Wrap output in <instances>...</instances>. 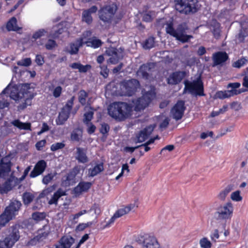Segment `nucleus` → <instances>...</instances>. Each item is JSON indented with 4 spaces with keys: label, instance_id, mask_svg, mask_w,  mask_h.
Instances as JSON below:
<instances>
[{
    "label": "nucleus",
    "instance_id": "f257e3e1",
    "mask_svg": "<svg viewBox=\"0 0 248 248\" xmlns=\"http://www.w3.org/2000/svg\"><path fill=\"white\" fill-rule=\"evenodd\" d=\"M32 90L29 84L12 87L8 85L0 94V109L9 106L8 94L11 99L19 104L17 107L19 110L24 109L31 104V100L34 96Z\"/></svg>",
    "mask_w": 248,
    "mask_h": 248
},
{
    "label": "nucleus",
    "instance_id": "f03ea898",
    "mask_svg": "<svg viewBox=\"0 0 248 248\" xmlns=\"http://www.w3.org/2000/svg\"><path fill=\"white\" fill-rule=\"evenodd\" d=\"M11 156L7 155L3 157L0 162V178L7 179V180L1 186H0V193H7L14 187L22 181L31 169V166H28L24 171L23 175L17 179L12 175L11 173Z\"/></svg>",
    "mask_w": 248,
    "mask_h": 248
},
{
    "label": "nucleus",
    "instance_id": "7ed1b4c3",
    "mask_svg": "<svg viewBox=\"0 0 248 248\" xmlns=\"http://www.w3.org/2000/svg\"><path fill=\"white\" fill-rule=\"evenodd\" d=\"M132 107L125 103L115 102L108 108V114L113 118L119 121L124 120L131 116Z\"/></svg>",
    "mask_w": 248,
    "mask_h": 248
},
{
    "label": "nucleus",
    "instance_id": "20e7f679",
    "mask_svg": "<svg viewBox=\"0 0 248 248\" xmlns=\"http://www.w3.org/2000/svg\"><path fill=\"white\" fill-rule=\"evenodd\" d=\"M142 92V97L133 102L134 110L136 111L144 109L155 97V89L154 87H146Z\"/></svg>",
    "mask_w": 248,
    "mask_h": 248
},
{
    "label": "nucleus",
    "instance_id": "39448f33",
    "mask_svg": "<svg viewBox=\"0 0 248 248\" xmlns=\"http://www.w3.org/2000/svg\"><path fill=\"white\" fill-rule=\"evenodd\" d=\"M21 204V203L16 200L11 202L9 206L5 209L4 212L0 216V226H4L16 215Z\"/></svg>",
    "mask_w": 248,
    "mask_h": 248
},
{
    "label": "nucleus",
    "instance_id": "423d86ee",
    "mask_svg": "<svg viewBox=\"0 0 248 248\" xmlns=\"http://www.w3.org/2000/svg\"><path fill=\"white\" fill-rule=\"evenodd\" d=\"M184 92H188L193 95H203V87L200 77L191 81H185Z\"/></svg>",
    "mask_w": 248,
    "mask_h": 248
},
{
    "label": "nucleus",
    "instance_id": "0eeeda50",
    "mask_svg": "<svg viewBox=\"0 0 248 248\" xmlns=\"http://www.w3.org/2000/svg\"><path fill=\"white\" fill-rule=\"evenodd\" d=\"M20 237L18 226L9 229V234L2 241H0V248H12Z\"/></svg>",
    "mask_w": 248,
    "mask_h": 248
},
{
    "label": "nucleus",
    "instance_id": "6e6552de",
    "mask_svg": "<svg viewBox=\"0 0 248 248\" xmlns=\"http://www.w3.org/2000/svg\"><path fill=\"white\" fill-rule=\"evenodd\" d=\"M136 241L142 244L143 248H161L157 239L151 233H144L139 235Z\"/></svg>",
    "mask_w": 248,
    "mask_h": 248
},
{
    "label": "nucleus",
    "instance_id": "1a4fd4ad",
    "mask_svg": "<svg viewBox=\"0 0 248 248\" xmlns=\"http://www.w3.org/2000/svg\"><path fill=\"white\" fill-rule=\"evenodd\" d=\"M197 0H180L175 5V8L180 13L187 14L197 11Z\"/></svg>",
    "mask_w": 248,
    "mask_h": 248
},
{
    "label": "nucleus",
    "instance_id": "9d476101",
    "mask_svg": "<svg viewBox=\"0 0 248 248\" xmlns=\"http://www.w3.org/2000/svg\"><path fill=\"white\" fill-rule=\"evenodd\" d=\"M166 31L167 33L175 37L177 40L182 43L187 42L190 39L192 38L191 35H187L186 31L181 28H179L177 30H174L172 27V23L170 22L167 24Z\"/></svg>",
    "mask_w": 248,
    "mask_h": 248
},
{
    "label": "nucleus",
    "instance_id": "9b49d317",
    "mask_svg": "<svg viewBox=\"0 0 248 248\" xmlns=\"http://www.w3.org/2000/svg\"><path fill=\"white\" fill-rule=\"evenodd\" d=\"M139 86V82L136 79H133L123 81L120 85L122 95H132Z\"/></svg>",
    "mask_w": 248,
    "mask_h": 248
},
{
    "label": "nucleus",
    "instance_id": "f8f14e48",
    "mask_svg": "<svg viewBox=\"0 0 248 248\" xmlns=\"http://www.w3.org/2000/svg\"><path fill=\"white\" fill-rule=\"evenodd\" d=\"M117 10V6L114 4L106 6L99 12L100 19L104 22H108Z\"/></svg>",
    "mask_w": 248,
    "mask_h": 248
},
{
    "label": "nucleus",
    "instance_id": "ddd939ff",
    "mask_svg": "<svg viewBox=\"0 0 248 248\" xmlns=\"http://www.w3.org/2000/svg\"><path fill=\"white\" fill-rule=\"evenodd\" d=\"M233 207L231 202H227L220 206L217 211L218 217L222 219H229L232 216Z\"/></svg>",
    "mask_w": 248,
    "mask_h": 248
},
{
    "label": "nucleus",
    "instance_id": "4468645a",
    "mask_svg": "<svg viewBox=\"0 0 248 248\" xmlns=\"http://www.w3.org/2000/svg\"><path fill=\"white\" fill-rule=\"evenodd\" d=\"M184 102L178 101L172 108L170 111L171 116L174 119L178 120L182 118L185 109Z\"/></svg>",
    "mask_w": 248,
    "mask_h": 248
},
{
    "label": "nucleus",
    "instance_id": "2eb2a0df",
    "mask_svg": "<svg viewBox=\"0 0 248 248\" xmlns=\"http://www.w3.org/2000/svg\"><path fill=\"white\" fill-rule=\"evenodd\" d=\"M79 172V167H75L66 176L63 178L62 182V186H67L73 185L76 182L75 177Z\"/></svg>",
    "mask_w": 248,
    "mask_h": 248
},
{
    "label": "nucleus",
    "instance_id": "dca6fc26",
    "mask_svg": "<svg viewBox=\"0 0 248 248\" xmlns=\"http://www.w3.org/2000/svg\"><path fill=\"white\" fill-rule=\"evenodd\" d=\"M107 55L110 56L108 60V62L111 64H115L118 62L119 59L122 57V55L116 48L114 47L108 48L106 51Z\"/></svg>",
    "mask_w": 248,
    "mask_h": 248
},
{
    "label": "nucleus",
    "instance_id": "f3484780",
    "mask_svg": "<svg viewBox=\"0 0 248 248\" xmlns=\"http://www.w3.org/2000/svg\"><path fill=\"white\" fill-rule=\"evenodd\" d=\"M46 167V162L41 160L39 161L35 165L33 170L30 174V176L31 178H35L41 174L45 171Z\"/></svg>",
    "mask_w": 248,
    "mask_h": 248
},
{
    "label": "nucleus",
    "instance_id": "a211bd4d",
    "mask_svg": "<svg viewBox=\"0 0 248 248\" xmlns=\"http://www.w3.org/2000/svg\"><path fill=\"white\" fill-rule=\"evenodd\" d=\"M186 72H176L170 74L167 79L169 84H177L186 76Z\"/></svg>",
    "mask_w": 248,
    "mask_h": 248
},
{
    "label": "nucleus",
    "instance_id": "6ab92c4d",
    "mask_svg": "<svg viewBox=\"0 0 248 248\" xmlns=\"http://www.w3.org/2000/svg\"><path fill=\"white\" fill-rule=\"evenodd\" d=\"M138 205L136 202L130 203L125 206H123L119 208L114 213L115 216L118 218L129 213L132 210L136 207H138Z\"/></svg>",
    "mask_w": 248,
    "mask_h": 248
},
{
    "label": "nucleus",
    "instance_id": "aec40b11",
    "mask_svg": "<svg viewBox=\"0 0 248 248\" xmlns=\"http://www.w3.org/2000/svg\"><path fill=\"white\" fill-rule=\"evenodd\" d=\"M75 243V239L70 236L62 237L56 246V248H70Z\"/></svg>",
    "mask_w": 248,
    "mask_h": 248
},
{
    "label": "nucleus",
    "instance_id": "412c9836",
    "mask_svg": "<svg viewBox=\"0 0 248 248\" xmlns=\"http://www.w3.org/2000/svg\"><path fill=\"white\" fill-rule=\"evenodd\" d=\"M70 110L71 108L69 106H65L62 108L56 120L57 124L61 125L64 123L69 117Z\"/></svg>",
    "mask_w": 248,
    "mask_h": 248
},
{
    "label": "nucleus",
    "instance_id": "4be33fe9",
    "mask_svg": "<svg viewBox=\"0 0 248 248\" xmlns=\"http://www.w3.org/2000/svg\"><path fill=\"white\" fill-rule=\"evenodd\" d=\"M155 126L150 125L142 130L137 136V142H142L145 141L153 132Z\"/></svg>",
    "mask_w": 248,
    "mask_h": 248
},
{
    "label": "nucleus",
    "instance_id": "5701e85b",
    "mask_svg": "<svg viewBox=\"0 0 248 248\" xmlns=\"http://www.w3.org/2000/svg\"><path fill=\"white\" fill-rule=\"evenodd\" d=\"M92 185L91 183L81 182L74 188V192L76 196H78L83 192L88 190Z\"/></svg>",
    "mask_w": 248,
    "mask_h": 248
},
{
    "label": "nucleus",
    "instance_id": "b1692460",
    "mask_svg": "<svg viewBox=\"0 0 248 248\" xmlns=\"http://www.w3.org/2000/svg\"><path fill=\"white\" fill-rule=\"evenodd\" d=\"M237 90H231L224 91H218L216 93L215 96L216 98L224 99L226 98L230 97L234 95H236L239 93Z\"/></svg>",
    "mask_w": 248,
    "mask_h": 248
},
{
    "label": "nucleus",
    "instance_id": "393cba45",
    "mask_svg": "<svg viewBox=\"0 0 248 248\" xmlns=\"http://www.w3.org/2000/svg\"><path fill=\"white\" fill-rule=\"evenodd\" d=\"M76 158L80 163H84L87 162L88 158L86 155V150L82 148H77Z\"/></svg>",
    "mask_w": 248,
    "mask_h": 248
},
{
    "label": "nucleus",
    "instance_id": "a878e982",
    "mask_svg": "<svg viewBox=\"0 0 248 248\" xmlns=\"http://www.w3.org/2000/svg\"><path fill=\"white\" fill-rule=\"evenodd\" d=\"M213 59L215 64H219L228 59V56L226 53L223 52H218L213 55Z\"/></svg>",
    "mask_w": 248,
    "mask_h": 248
},
{
    "label": "nucleus",
    "instance_id": "bb28decb",
    "mask_svg": "<svg viewBox=\"0 0 248 248\" xmlns=\"http://www.w3.org/2000/svg\"><path fill=\"white\" fill-rule=\"evenodd\" d=\"M92 32L90 31H87L83 33L80 38L78 39L77 43L79 46H82L83 45L86 44L87 46L91 40Z\"/></svg>",
    "mask_w": 248,
    "mask_h": 248
},
{
    "label": "nucleus",
    "instance_id": "cd10ccee",
    "mask_svg": "<svg viewBox=\"0 0 248 248\" xmlns=\"http://www.w3.org/2000/svg\"><path fill=\"white\" fill-rule=\"evenodd\" d=\"M66 195L65 191L61 188L59 189L54 193L51 198L48 201L49 204H57L58 199L62 196Z\"/></svg>",
    "mask_w": 248,
    "mask_h": 248
},
{
    "label": "nucleus",
    "instance_id": "c85d7f7f",
    "mask_svg": "<svg viewBox=\"0 0 248 248\" xmlns=\"http://www.w3.org/2000/svg\"><path fill=\"white\" fill-rule=\"evenodd\" d=\"M6 29L9 31H17L21 29L17 23L16 17H12L7 23Z\"/></svg>",
    "mask_w": 248,
    "mask_h": 248
},
{
    "label": "nucleus",
    "instance_id": "c756f323",
    "mask_svg": "<svg viewBox=\"0 0 248 248\" xmlns=\"http://www.w3.org/2000/svg\"><path fill=\"white\" fill-rule=\"evenodd\" d=\"M48 230L47 226H44L42 229L38 231L37 235L34 237L33 239L38 241L45 238L49 233Z\"/></svg>",
    "mask_w": 248,
    "mask_h": 248
},
{
    "label": "nucleus",
    "instance_id": "7c9ffc66",
    "mask_svg": "<svg viewBox=\"0 0 248 248\" xmlns=\"http://www.w3.org/2000/svg\"><path fill=\"white\" fill-rule=\"evenodd\" d=\"M233 189V186L232 185H228L223 189L219 192L217 195V198L221 201H224L227 195Z\"/></svg>",
    "mask_w": 248,
    "mask_h": 248
},
{
    "label": "nucleus",
    "instance_id": "2f4dec72",
    "mask_svg": "<svg viewBox=\"0 0 248 248\" xmlns=\"http://www.w3.org/2000/svg\"><path fill=\"white\" fill-rule=\"evenodd\" d=\"M103 170L104 168L102 164H96L89 169L88 175L90 176L93 177L102 171Z\"/></svg>",
    "mask_w": 248,
    "mask_h": 248
},
{
    "label": "nucleus",
    "instance_id": "473e14b6",
    "mask_svg": "<svg viewBox=\"0 0 248 248\" xmlns=\"http://www.w3.org/2000/svg\"><path fill=\"white\" fill-rule=\"evenodd\" d=\"M70 66L74 69H78L80 73H85L89 70L91 66L90 65L87 64L83 65L79 62H74L71 63Z\"/></svg>",
    "mask_w": 248,
    "mask_h": 248
},
{
    "label": "nucleus",
    "instance_id": "72a5a7b5",
    "mask_svg": "<svg viewBox=\"0 0 248 248\" xmlns=\"http://www.w3.org/2000/svg\"><path fill=\"white\" fill-rule=\"evenodd\" d=\"M15 126L20 129L30 130L31 124L29 123H22L18 120H16L11 122Z\"/></svg>",
    "mask_w": 248,
    "mask_h": 248
},
{
    "label": "nucleus",
    "instance_id": "f704fd0d",
    "mask_svg": "<svg viewBox=\"0 0 248 248\" xmlns=\"http://www.w3.org/2000/svg\"><path fill=\"white\" fill-rule=\"evenodd\" d=\"M85 110L86 111L84 113V122L88 124L93 118V109L90 107L87 106L85 107Z\"/></svg>",
    "mask_w": 248,
    "mask_h": 248
},
{
    "label": "nucleus",
    "instance_id": "c9c22d12",
    "mask_svg": "<svg viewBox=\"0 0 248 248\" xmlns=\"http://www.w3.org/2000/svg\"><path fill=\"white\" fill-rule=\"evenodd\" d=\"M46 214L44 212H34L32 214L31 218L36 223L41 221L45 219Z\"/></svg>",
    "mask_w": 248,
    "mask_h": 248
},
{
    "label": "nucleus",
    "instance_id": "e433bc0d",
    "mask_svg": "<svg viewBox=\"0 0 248 248\" xmlns=\"http://www.w3.org/2000/svg\"><path fill=\"white\" fill-rule=\"evenodd\" d=\"M148 67L146 65H142L137 72V76L140 78L147 79L148 74L147 72Z\"/></svg>",
    "mask_w": 248,
    "mask_h": 248
},
{
    "label": "nucleus",
    "instance_id": "4c0bfd02",
    "mask_svg": "<svg viewBox=\"0 0 248 248\" xmlns=\"http://www.w3.org/2000/svg\"><path fill=\"white\" fill-rule=\"evenodd\" d=\"M102 45V42L100 40L96 37H93L91 38L87 46H90L94 48H96Z\"/></svg>",
    "mask_w": 248,
    "mask_h": 248
},
{
    "label": "nucleus",
    "instance_id": "58836bf2",
    "mask_svg": "<svg viewBox=\"0 0 248 248\" xmlns=\"http://www.w3.org/2000/svg\"><path fill=\"white\" fill-rule=\"evenodd\" d=\"M80 46H81L78 44L76 40L75 42L70 44L69 47L67 48V51L71 54H75L78 52L79 47Z\"/></svg>",
    "mask_w": 248,
    "mask_h": 248
},
{
    "label": "nucleus",
    "instance_id": "ea45409f",
    "mask_svg": "<svg viewBox=\"0 0 248 248\" xmlns=\"http://www.w3.org/2000/svg\"><path fill=\"white\" fill-rule=\"evenodd\" d=\"M230 198L232 201L236 202H241L243 199V197L240 194V191L239 190L232 192Z\"/></svg>",
    "mask_w": 248,
    "mask_h": 248
},
{
    "label": "nucleus",
    "instance_id": "a19ab883",
    "mask_svg": "<svg viewBox=\"0 0 248 248\" xmlns=\"http://www.w3.org/2000/svg\"><path fill=\"white\" fill-rule=\"evenodd\" d=\"M34 196L30 192H26L23 194V200L25 204H29L33 200Z\"/></svg>",
    "mask_w": 248,
    "mask_h": 248
},
{
    "label": "nucleus",
    "instance_id": "79ce46f5",
    "mask_svg": "<svg viewBox=\"0 0 248 248\" xmlns=\"http://www.w3.org/2000/svg\"><path fill=\"white\" fill-rule=\"evenodd\" d=\"M31 64V60L30 58H23L17 62V64L22 66H29Z\"/></svg>",
    "mask_w": 248,
    "mask_h": 248
},
{
    "label": "nucleus",
    "instance_id": "37998d69",
    "mask_svg": "<svg viewBox=\"0 0 248 248\" xmlns=\"http://www.w3.org/2000/svg\"><path fill=\"white\" fill-rule=\"evenodd\" d=\"M248 36V29H242L238 34L237 38L239 42H243L246 37Z\"/></svg>",
    "mask_w": 248,
    "mask_h": 248
},
{
    "label": "nucleus",
    "instance_id": "c03bdc74",
    "mask_svg": "<svg viewBox=\"0 0 248 248\" xmlns=\"http://www.w3.org/2000/svg\"><path fill=\"white\" fill-rule=\"evenodd\" d=\"M82 131L80 129L74 131L71 134V139L73 140L78 141L81 138Z\"/></svg>",
    "mask_w": 248,
    "mask_h": 248
},
{
    "label": "nucleus",
    "instance_id": "a18cd8bd",
    "mask_svg": "<svg viewBox=\"0 0 248 248\" xmlns=\"http://www.w3.org/2000/svg\"><path fill=\"white\" fill-rule=\"evenodd\" d=\"M87 97V93L82 90L80 91L78 93V100L79 102L82 104L85 105L86 102V98Z\"/></svg>",
    "mask_w": 248,
    "mask_h": 248
},
{
    "label": "nucleus",
    "instance_id": "49530a36",
    "mask_svg": "<svg viewBox=\"0 0 248 248\" xmlns=\"http://www.w3.org/2000/svg\"><path fill=\"white\" fill-rule=\"evenodd\" d=\"M89 11H84L82 13V20L88 24L91 23L92 21V17Z\"/></svg>",
    "mask_w": 248,
    "mask_h": 248
},
{
    "label": "nucleus",
    "instance_id": "de8ad7c7",
    "mask_svg": "<svg viewBox=\"0 0 248 248\" xmlns=\"http://www.w3.org/2000/svg\"><path fill=\"white\" fill-rule=\"evenodd\" d=\"M88 213L91 214L92 216L98 215L101 213V210L97 205H93L91 208L88 211Z\"/></svg>",
    "mask_w": 248,
    "mask_h": 248
},
{
    "label": "nucleus",
    "instance_id": "09e8293b",
    "mask_svg": "<svg viewBox=\"0 0 248 248\" xmlns=\"http://www.w3.org/2000/svg\"><path fill=\"white\" fill-rule=\"evenodd\" d=\"M154 38L150 37L145 42L143 47L146 49H150L154 46Z\"/></svg>",
    "mask_w": 248,
    "mask_h": 248
},
{
    "label": "nucleus",
    "instance_id": "8fccbe9b",
    "mask_svg": "<svg viewBox=\"0 0 248 248\" xmlns=\"http://www.w3.org/2000/svg\"><path fill=\"white\" fill-rule=\"evenodd\" d=\"M200 244L202 248H210L211 242L206 238H203L201 239Z\"/></svg>",
    "mask_w": 248,
    "mask_h": 248
},
{
    "label": "nucleus",
    "instance_id": "3c124183",
    "mask_svg": "<svg viewBox=\"0 0 248 248\" xmlns=\"http://www.w3.org/2000/svg\"><path fill=\"white\" fill-rule=\"evenodd\" d=\"M117 218H118L114 214L111 218L109 219L108 221L106 222V224L104 225L103 223L101 224V229H104L105 228L109 227Z\"/></svg>",
    "mask_w": 248,
    "mask_h": 248
},
{
    "label": "nucleus",
    "instance_id": "603ef678",
    "mask_svg": "<svg viewBox=\"0 0 248 248\" xmlns=\"http://www.w3.org/2000/svg\"><path fill=\"white\" fill-rule=\"evenodd\" d=\"M117 218H118L114 214L111 218L109 219L108 221L106 222V224L104 225L103 223L101 224V229H104L105 228L109 227Z\"/></svg>",
    "mask_w": 248,
    "mask_h": 248
},
{
    "label": "nucleus",
    "instance_id": "864d4df0",
    "mask_svg": "<svg viewBox=\"0 0 248 248\" xmlns=\"http://www.w3.org/2000/svg\"><path fill=\"white\" fill-rule=\"evenodd\" d=\"M54 176L55 174L53 173H49L45 175L42 179V183L45 185H47L52 181Z\"/></svg>",
    "mask_w": 248,
    "mask_h": 248
},
{
    "label": "nucleus",
    "instance_id": "5fc2aeb1",
    "mask_svg": "<svg viewBox=\"0 0 248 248\" xmlns=\"http://www.w3.org/2000/svg\"><path fill=\"white\" fill-rule=\"evenodd\" d=\"M93 224L92 222H88L86 223H82L78 225L76 228V231L80 232L84 230L86 228L91 226Z\"/></svg>",
    "mask_w": 248,
    "mask_h": 248
},
{
    "label": "nucleus",
    "instance_id": "6e6d98bb",
    "mask_svg": "<svg viewBox=\"0 0 248 248\" xmlns=\"http://www.w3.org/2000/svg\"><path fill=\"white\" fill-rule=\"evenodd\" d=\"M46 33V31L44 29L39 30L33 33L32 35V38L34 39L35 40L45 35Z\"/></svg>",
    "mask_w": 248,
    "mask_h": 248
},
{
    "label": "nucleus",
    "instance_id": "4d7b16f0",
    "mask_svg": "<svg viewBox=\"0 0 248 248\" xmlns=\"http://www.w3.org/2000/svg\"><path fill=\"white\" fill-rule=\"evenodd\" d=\"M155 16V13L154 12H148L144 14L143 16V20L146 22L151 21Z\"/></svg>",
    "mask_w": 248,
    "mask_h": 248
},
{
    "label": "nucleus",
    "instance_id": "13d9d810",
    "mask_svg": "<svg viewBox=\"0 0 248 248\" xmlns=\"http://www.w3.org/2000/svg\"><path fill=\"white\" fill-rule=\"evenodd\" d=\"M64 147V144L62 142L55 143L51 145L50 149L52 151H56L59 149L63 148Z\"/></svg>",
    "mask_w": 248,
    "mask_h": 248
},
{
    "label": "nucleus",
    "instance_id": "bf43d9fd",
    "mask_svg": "<svg viewBox=\"0 0 248 248\" xmlns=\"http://www.w3.org/2000/svg\"><path fill=\"white\" fill-rule=\"evenodd\" d=\"M247 62V60L245 58H242L238 60L233 64V66L236 68H240L243 66Z\"/></svg>",
    "mask_w": 248,
    "mask_h": 248
},
{
    "label": "nucleus",
    "instance_id": "052dcab7",
    "mask_svg": "<svg viewBox=\"0 0 248 248\" xmlns=\"http://www.w3.org/2000/svg\"><path fill=\"white\" fill-rule=\"evenodd\" d=\"M62 92V88L61 86H57L55 87L53 91V95L55 97L57 98L59 97Z\"/></svg>",
    "mask_w": 248,
    "mask_h": 248
},
{
    "label": "nucleus",
    "instance_id": "680f3d73",
    "mask_svg": "<svg viewBox=\"0 0 248 248\" xmlns=\"http://www.w3.org/2000/svg\"><path fill=\"white\" fill-rule=\"evenodd\" d=\"M100 68V74L102 75L103 77L106 78L108 76V69L107 68V67L105 65L101 66Z\"/></svg>",
    "mask_w": 248,
    "mask_h": 248
},
{
    "label": "nucleus",
    "instance_id": "e2e57ef3",
    "mask_svg": "<svg viewBox=\"0 0 248 248\" xmlns=\"http://www.w3.org/2000/svg\"><path fill=\"white\" fill-rule=\"evenodd\" d=\"M56 46V44L54 40H49L46 44V47L47 49H52Z\"/></svg>",
    "mask_w": 248,
    "mask_h": 248
},
{
    "label": "nucleus",
    "instance_id": "0e129e2a",
    "mask_svg": "<svg viewBox=\"0 0 248 248\" xmlns=\"http://www.w3.org/2000/svg\"><path fill=\"white\" fill-rule=\"evenodd\" d=\"M109 129V127L108 124H101L100 131L101 133L104 135L108 132Z\"/></svg>",
    "mask_w": 248,
    "mask_h": 248
},
{
    "label": "nucleus",
    "instance_id": "69168bd1",
    "mask_svg": "<svg viewBox=\"0 0 248 248\" xmlns=\"http://www.w3.org/2000/svg\"><path fill=\"white\" fill-rule=\"evenodd\" d=\"M35 62L39 65H42L44 63V58L41 55H37L35 58Z\"/></svg>",
    "mask_w": 248,
    "mask_h": 248
},
{
    "label": "nucleus",
    "instance_id": "338daca9",
    "mask_svg": "<svg viewBox=\"0 0 248 248\" xmlns=\"http://www.w3.org/2000/svg\"><path fill=\"white\" fill-rule=\"evenodd\" d=\"M161 120L163 121V122L160 124V126L161 128H165L169 124V120L167 117H161Z\"/></svg>",
    "mask_w": 248,
    "mask_h": 248
},
{
    "label": "nucleus",
    "instance_id": "774afa93",
    "mask_svg": "<svg viewBox=\"0 0 248 248\" xmlns=\"http://www.w3.org/2000/svg\"><path fill=\"white\" fill-rule=\"evenodd\" d=\"M89 238V236L88 234H84L81 239L79 240L78 243L77 245V246L75 248H79L81 244L84 243Z\"/></svg>",
    "mask_w": 248,
    "mask_h": 248
}]
</instances>
